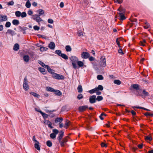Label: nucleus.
Listing matches in <instances>:
<instances>
[{
    "label": "nucleus",
    "mask_w": 153,
    "mask_h": 153,
    "mask_svg": "<svg viewBox=\"0 0 153 153\" xmlns=\"http://www.w3.org/2000/svg\"><path fill=\"white\" fill-rule=\"evenodd\" d=\"M44 123L45 124L48 125V127L50 128H53V127L51 126V123L49 120H44Z\"/></svg>",
    "instance_id": "11"
},
{
    "label": "nucleus",
    "mask_w": 153,
    "mask_h": 153,
    "mask_svg": "<svg viewBox=\"0 0 153 153\" xmlns=\"http://www.w3.org/2000/svg\"><path fill=\"white\" fill-rule=\"evenodd\" d=\"M28 83V81L27 76H25L24 79L23 87L24 89L26 91H28L29 88V85Z\"/></svg>",
    "instance_id": "2"
},
{
    "label": "nucleus",
    "mask_w": 153,
    "mask_h": 153,
    "mask_svg": "<svg viewBox=\"0 0 153 153\" xmlns=\"http://www.w3.org/2000/svg\"><path fill=\"white\" fill-rule=\"evenodd\" d=\"M30 94L36 97L39 98L40 97V95L39 94L34 92H31L30 93Z\"/></svg>",
    "instance_id": "26"
},
{
    "label": "nucleus",
    "mask_w": 153,
    "mask_h": 153,
    "mask_svg": "<svg viewBox=\"0 0 153 153\" xmlns=\"http://www.w3.org/2000/svg\"><path fill=\"white\" fill-rule=\"evenodd\" d=\"M117 13L118 14H124L125 13V10L122 7H120L118 9Z\"/></svg>",
    "instance_id": "10"
},
{
    "label": "nucleus",
    "mask_w": 153,
    "mask_h": 153,
    "mask_svg": "<svg viewBox=\"0 0 153 153\" xmlns=\"http://www.w3.org/2000/svg\"><path fill=\"white\" fill-rule=\"evenodd\" d=\"M14 4V2L13 1H10L7 4L9 5H13Z\"/></svg>",
    "instance_id": "63"
},
{
    "label": "nucleus",
    "mask_w": 153,
    "mask_h": 153,
    "mask_svg": "<svg viewBox=\"0 0 153 153\" xmlns=\"http://www.w3.org/2000/svg\"><path fill=\"white\" fill-rule=\"evenodd\" d=\"M12 23L14 25H18L19 23V21L18 20L14 19L12 21Z\"/></svg>",
    "instance_id": "24"
},
{
    "label": "nucleus",
    "mask_w": 153,
    "mask_h": 153,
    "mask_svg": "<svg viewBox=\"0 0 153 153\" xmlns=\"http://www.w3.org/2000/svg\"><path fill=\"white\" fill-rule=\"evenodd\" d=\"M46 89L47 91L51 92H53L54 91V90L53 88L50 87H47Z\"/></svg>",
    "instance_id": "35"
},
{
    "label": "nucleus",
    "mask_w": 153,
    "mask_h": 153,
    "mask_svg": "<svg viewBox=\"0 0 153 153\" xmlns=\"http://www.w3.org/2000/svg\"><path fill=\"white\" fill-rule=\"evenodd\" d=\"M145 24L146 25L144 26V28L146 29H147L149 27L150 25L147 23H146Z\"/></svg>",
    "instance_id": "57"
},
{
    "label": "nucleus",
    "mask_w": 153,
    "mask_h": 153,
    "mask_svg": "<svg viewBox=\"0 0 153 153\" xmlns=\"http://www.w3.org/2000/svg\"><path fill=\"white\" fill-rule=\"evenodd\" d=\"M68 141L67 137H66L64 138L62 140L59 142L60 143V145L62 146H63Z\"/></svg>",
    "instance_id": "9"
},
{
    "label": "nucleus",
    "mask_w": 153,
    "mask_h": 153,
    "mask_svg": "<svg viewBox=\"0 0 153 153\" xmlns=\"http://www.w3.org/2000/svg\"><path fill=\"white\" fill-rule=\"evenodd\" d=\"M148 95L149 94L145 90L143 91L142 95L141 96L144 97H146L148 96Z\"/></svg>",
    "instance_id": "29"
},
{
    "label": "nucleus",
    "mask_w": 153,
    "mask_h": 153,
    "mask_svg": "<svg viewBox=\"0 0 153 153\" xmlns=\"http://www.w3.org/2000/svg\"><path fill=\"white\" fill-rule=\"evenodd\" d=\"M39 71L43 74H45V69L41 67H39L38 68Z\"/></svg>",
    "instance_id": "30"
},
{
    "label": "nucleus",
    "mask_w": 153,
    "mask_h": 153,
    "mask_svg": "<svg viewBox=\"0 0 153 153\" xmlns=\"http://www.w3.org/2000/svg\"><path fill=\"white\" fill-rule=\"evenodd\" d=\"M77 89L79 92H82V86L81 85H79L77 88Z\"/></svg>",
    "instance_id": "33"
},
{
    "label": "nucleus",
    "mask_w": 153,
    "mask_h": 153,
    "mask_svg": "<svg viewBox=\"0 0 153 153\" xmlns=\"http://www.w3.org/2000/svg\"><path fill=\"white\" fill-rule=\"evenodd\" d=\"M79 100H80L83 98V96L82 94H79L77 97Z\"/></svg>",
    "instance_id": "60"
},
{
    "label": "nucleus",
    "mask_w": 153,
    "mask_h": 153,
    "mask_svg": "<svg viewBox=\"0 0 153 153\" xmlns=\"http://www.w3.org/2000/svg\"><path fill=\"white\" fill-rule=\"evenodd\" d=\"M66 51L67 52H71L72 50V48L70 45H67L65 47Z\"/></svg>",
    "instance_id": "25"
},
{
    "label": "nucleus",
    "mask_w": 153,
    "mask_h": 153,
    "mask_svg": "<svg viewBox=\"0 0 153 153\" xmlns=\"http://www.w3.org/2000/svg\"><path fill=\"white\" fill-rule=\"evenodd\" d=\"M131 87L136 90V91L140 88L139 85L137 84H133L131 85Z\"/></svg>",
    "instance_id": "18"
},
{
    "label": "nucleus",
    "mask_w": 153,
    "mask_h": 153,
    "mask_svg": "<svg viewBox=\"0 0 153 153\" xmlns=\"http://www.w3.org/2000/svg\"><path fill=\"white\" fill-rule=\"evenodd\" d=\"M33 28L35 30H38L39 29V27L35 25L33 27Z\"/></svg>",
    "instance_id": "61"
},
{
    "label": "nucleus",
    "mask_w": 153,
    "mask_h": 153,
    "mask_svg": "<svg viewBox=\"0 0 153 153\" xmlns=\"http://www.w3.org/2000/svg\"><path fill=\"white\" fill-rule=\"evenodd\" d=\"M27 16L26 13L25 12L21 13V17L22 18L25 17Z\"/></svg>",
    "instance_id": "46"
},
{
    "label": "nucleus",
    "mask_w": 153,
    "mask_h": 153,
    "mask_svg": "<svg viewBox=\"0 0 153 153\" xmlns=\"http://www.w3.org/2000/svg\"><path fill=\"white\" fill-rule=\"evenodd\" d=\"M38 63L40 64L43 67L46 68L47 67V66H48V65H46L44 64V63H43L42 62L40 61H38Z\"/></svg>",
    "instance_id": "31"
},
{
    "label": "nucleus",
    "mask_w": 153,
    "mask_h": 153,
    "mask_svg": "<svg viewBox=\"0 0 153 153\" xmlns=\"http://www.w3.org/2000/svg\"><path fill=\"white\" fill-rule=\"evenodd\" d=\"M90 56V54L87 52H82L81 54V57L82 59H87Z\"/></svg>",
    "instance_id": "7"
},
{
    "label": "nucleus",
    "mask_w": 153,
    "mask_h": 153,
    "mask_svg": "<svg viewBox=\"0 0 153 153\" xmlns=\"http://www.w3.org/2000/svg\"><path fill=\"white\" fill-rule=\"evenodd\" d=\"M78 34L79 36H84L85 33H82L81 31H79L78 32Z\"/></svg>",
    "instance_id": "44"
},
{
    "label": "nucleus",
    "mask_w": 153,
    "mask_h": 153,
    "mask_svg": "<svg viewBox=\"0 0 153 153\" xmlns=\"http://www.w3.org/2000/svg\"><path fill=\"white\" fill-rule=\"evenodd\" d=\"M97 78L98 80H102L103 79V76L100 75H98L97 76Z\"/></svg>",
    "instance_id": "48"
},
{
    "label": "nucleus",
    "mask_w": 153,
    "mask_h": 153,
    "mask_svg": "<svg viewBox=\"0 0 153 153\" xmlns=\"http://www.w3.org/2000/svg\"><path fill=\"white\" fill-rule=\"evenodd\" d=\"M53 131L54 134H55L56 135L57 134L59 133V131L58 130L56 129H53Z\"/></svg>",
    "instance_id": "54"
},
{
    "label": "nucleus",
    "mask_w": 153,
    "mask_h": 153,
    "mask_svg": "<svg viewBox=\"0 0 153 153\" xmlns=\"http://www.w3.org/2000/svg\"><path fill=\"white\" fill-rule=\"evenodd\" d=\"M48 49L47 48L44 47H41L40 48V51L42 52L46 51Z\"/></svg>",
    "instance_id": "42"
},
{
    "label": "nucleus",
    "mask_w": 153,
    "mask_h": 153,
    "mask_svg": "<svg viewBox=\"0 0 153 153\" xmlns=\"http://www.w3.org/2000/svg\"><path fill=\"white\" fill-rule=\"evenodd\" d=\"M40 112H41V114H42V116H43V117L44 118H45V119L47 118L48 117V116L47 114L44 113H43L42 111H40Z\"/></svg>",
    "instance_id": "32"
},
{
    "label": "nucleus",
    "mask_w": 153,
    "mask_h": 153,
    "mask_svg": "<svg viewBox=\"0 0 153 153\" xmlns=\"http://www.w3.org/2000/svg\"><path fill=\"white\" fill-rule=\"evenodd\" d=\"M33 16V19L35 20L38 23V25H40V22L41 21H42L43 20L40 17V16L37 14L34 15Z\"/></svg>",
    "instance_id": "5"
},
{
    "label": "nucleus",
    "mask_w": 153,
    "mask_h": 153,
    "mask_svg": "<svg viewBox=\"0 0 153 153\" xmlns=\"http://www.w3.org/2000/svg\"><path fill=\"white\" fill-rule=\"evenodd\" d=\"M88 108V106L84 105L80 106L79 108V111L82 112L86 110Z\"/></svg>",
    "instance_id": "12"
},
{
    "label": "nucleus",
    "mask_w": 153,
    "mask_h": 153,
    "mask_svg": "<svg viewBox=\"0 0 153 153\" xmlns=\"http://www.w3.org/2000/svg\"><path fill=\"white\" fill-rule=\"evenodd\" d=\"M137 94L138 95L141 96L143 92V91L139 88L138 90L136 91Z\"/></svg>",
    "instance_id": "27"
},
{
    "label": "nucleus",
    "mask_w": 153,
    "mask_h": 153,
    "mask_svg": "<svg viewBox=\"0 0 153 153\" xmlns=\"http://www.w3.org/2000/svg\"><path fill=\"white\" fill-rule=\"evenodd\" d=\"M56 93L58 95H60L62 94L61 92L58 90H57L56 91Z\"/></svg>",
    "instance_id": "58"
},
{
    "label": "nucleus",
    "mask_w": 153,
    "mask_h": 153,
    "mask_svg": "<svg viewBox=\"0 0 153 153\" xmlns=\"http://www.w3.org/2000/svg\"><path fill=\"white\" fill-rule=\"evenodd\" d=\"M37 12L39 13V16H40L45 13V11L42 9H40L37 11Z\"/></svg>",
    "instance_id": "17"
},
{
    "label": "nucleus",
    "mask_w": 153,
    "mask_h": 153,
    "mask_svg": "<svg viewBox=\"0 0 153 153\" xmlns=\"http://www.w3.org/2000/svg\"><path fill=\"white\" fill-rule=\"evenodd\" d=\"M120 17V19L121 20H123L126 19V17L125 16L124 14H119Z\"/></svg>",
    "instance_id": "37"
},
{
    "label": "nucleus",
    "mask_w": 153,
    "mask_h": 153,
    "mask_svg": "<svg viewBox=\"0 0 153 153\" xmlns=\"http://www.w3.org/2000/svg\"><path fill=\"white\" fill-rule=\"evenodd\" d=\"M25 6L27 8H29L30 7L31 4L29 0H28L27 1L26 3Z\"/></svg>",
    "instance_id": "38"
},
{
    "label": "nucleus",
    "mask_w": 153,
    "mask_h": 153,
    "mask_svg": "<svg viewBox=\"0 0 153 153\" xmlns=\"http://www.w3.org/2000/svg\"><path fill=\"white\" fill-rule=\"evenodd\" d=\"M23 59L25 62H27L29 60L30 58L28 55H25L23 56Z\"/></svg>",
    "instance_id": "16"
},
{
    "label": "nucleus",
    "mask_w": 153,
    "mask_h": 153,
    "mask_svg": "<svg viewBox=\"0 0 153 153\" xmlns=\"http://www.w3.org/2000/svg\"><path fill=\"white\" fill-rule=\"evenodd\" d=\"M69 123L70 122L69 121L68 122H67L65 123L64 126V127L65 128H67L68 127V126L69 125Z\"/></svg>",
    "instance_id": "51"
},
{
    "label": "nucleus",
    "mask_w": 153,
    "mask_h": 153,
    "mask_svg": "<svg viewBox=\"0 0 153 153\" xmlns=\"http://www.w3.org/2000/svg\"><path fill=\"white\" fill-rule=\"evenodd\" d=\"M115 2L119 4L122 3L123 2V0H114Z\"/></svg>",
    "instance_id": "55"
},
{
    "label": "nucleus",
    "mask_w": 153,
    "mask_h": 153,
    "mask_svg": "<svg viewBox=\"0 0 153 153\" xmlns=\"http://www.w3.org/2000/svg\"><path fill=\"white\" fill-rule=\"evenodd\" d=\"M46 68L48 69V72H49L50 73H51L52 74V76L53 74L54 73V71L51 68H50L48 65L47 66Z\"/></svg>",
    "instance_id": "23"
},
{
    "label": "nucleus",
    "mask_w": 153,
    "mask_h": 153,
    "mask_svg": "<svg viewBox=\"0 0 153 153\" xmlns=\"http://www.w3.org/2000/svg\"><path fill=\"white\" fill-rule=\"evenodd\" d=\"M50 137L51 138L54 139L56 137V135L54 133H52L50 134Z\"/></svg>",
    "instance_id": "47"
},
{
    "label": "nucleus",
    "mask_w": 153,
    "mask_h": 153,
    "mask_svg": "<svg viewBox=\"0 0 153 153\" xmlns=\"http://www.w3.org/2000/svg\"><path fill=\"white\" fill-rule=\"evenodd\" d=\"M118 52L119 53L121 54H123V53L122 51V49L120 48H119V49L118 50Z\"/></svg>",
    "instance_id": "62"
},
{
    "label": "nucleus",
    "mask_w": 153,
    "mask_h": 153,
    "mask_svg": "<svg viewBox=\"0 0 153 153\" xmlns=\"http://www.w3.org/2000/svg\"><path fill=\"white\" fill-rule=\"evenodd\" d=\"M145 140L146 141H150L152 140V137L150 136H145Z\"/></svg>",
    "instance_id": "40"
},
{
    "label": "nucleus",
    "mask_w": 153,
    "mask_h": 153,
    "mask_svg": "<svg viewBox=\"0 0 153 153\" xmlns=\"http://www.w3.org/2000/svg\"><path fill=\"white\" fill-rule=\"evenodd\" d=\"M99 65L100 67H105L106 66V59L105 56H102L100 58Z\"/></svg>",
    "instance_id": "3"
},
{
    "label": "nucleus",
    "mask_w": 153,
    "mask_h": 153,
    "mask_svg": "<svg viewBox=\"0 0 153 153\" xmlns=\"http://www.w3.org/2000/svg\"><path fill=\"white\" fill-rule=\"evenodd\" d=\"M103 97L101 96H97L96 100L98 101L102 100H103Z\"/></svg>",
    "instance_id": "45"
},
{
    "label": "nucleus",
    "mask_w": 153,
    "mask_h": 153,
    "mask_svg": "<svg viewBox=\"0 0 153 153\" xmlns=\"http://www.w3.org/2000/svg\"><path fill=\"white\" fill-rule=\"evenodd\" d=\"M114 84L118 85H119L121 84V82L119 80H114Z\"/></svg>",
    "instance_id": "41"
},
{
    "label": "nucleus",
    "mask_w": 153,
    "mask_h": 153,
    "mask_svg": "<svg viewBox=\"0 0 153 153\" xmlns=\"http://www.w3.org/2000/svg\"><path fill=\"white\" fill-rule=\"evenodd\" d=\"M6 33L7 34L11 35L12 36H13L15 34L13 30L10 29L8 30H7Z\"/></svg>",
    "instance_id": "20"
},
{
    "label": "nucleus",
    "mask_w": 153,
    "mask_h": 153,
    "mask_svg": "<svg viewBox=\"0 0 153 153\" xmlns=\"http://www.w3.org/2000/svg\"><path fill=\"white\" fill-rule=\"evenodd\" d=\"M97 88L98 89V90L102 91L103 90V86L101 85H98V87Z\"/></svg>",
    "instance_id": "49"
},
{
    "label": "nucleus",
    "mask_w": 153,
    "mask_h": 153,
    "mask_svg": "<svg viewBox=\"0 0 153 153\" xmlns=\"http://www.w3.org/2000/svg\"><path fill=\"white\" fill-rule=\"evenodd\" d=\"M96 96L95 95H93L91 96L89 98V101L91 103H93L95 102L96 100Z\"/></svg>",
    "instance_id": "8"
},
{
    "label": "nucleus",
    "mask_w": 153,
    "mask_h": 153,
    "mask_svg": "<svg viewBox=\"0 0 153 153\" xmlns=\"http://www.w3.org/2000/svg\"><path fill=\"white\" fill-rule=\"evenodd\" d=\"M21 12L19 11H17L15 12V15L17 17L21 16Z\"/></svg>",
    "instance_id": "39"
},
{
    "label": "nucleus",
    "mask_w": 153,
    "mask_h": 153,
    "mask_svg": "<svg viewBox=\"0 0 153 153\" xmlns=\"http://www.w3.org/2000/svg\"><path fill=\"white\" fill-rule=\"evenodd\" d=\"M46 144L47 146L49 147H51L52 145L51 142L50 140H48L47 141Z\"/></svg>",
    "instance_id": "34"
},
{
    "label": "nucleus",
    "mask_w": 153,
    "mask_h": 153,
    "mask_svg": "<svg viewBox=\"0 0 153 153\" xmlns=\"http://www.w3.org/2000/svg\"><path fill=\"white\" fill-rule=\"evenodd\" d=\"M98 91V89L97 88H95L91 90L88 91V92L91 94H92L95 92Z\"/></svg>",
    "instance_id": "28"
},
{
    "label": "nucleus",
    "mask_w": 153,
    "mask_h": 153,
    "mask_svg": "<svg viewBox=\"0 0 153 153\" xmlns=\"http://www.w3.org/2000/svg\"><path fill=\"white\" fill-rule=\"evenodd\" d=\"M101 146L102 147H107V145L106 144L103 143H102L101 144Z\"/></svg>",
    "instance_id": "64"
},
{
    "label": "nucleus",
    "mask_w": 153,
    "mask_h": 153,
    "mask_svg": "<svg viewBox=\"0 0 153 153\" xmlns=\"http://www.w3.org/2000/svg\"><path fill=\"white\" fill-rule=\"evenodd\" d=\"M61 56L65 59H68V56L64 53H62L61 55Z\"/></svg>",
    "instance_id": "36"
},
{
    "label": "nucleus",
    "mask_w": 153,
    "mask_h": 153,
    "mask_svg": "<svg viewBox=\"0 0 153 153\" xmlns=\"http://www.w3.org/2000/svg\"><path fill=\"white\" fill-rule=\"evenodd\" d=\"M19 45L18 44L16 43L14 45L13 49L15 51H17L19 49Z\"/></svg>",
    "instance_id": "21"
},
{
    "label": "nucleus",
    "mask_w": 153,
    "mask_h": 153,
    "mask_svg": "<svg viewBox=\"0 0 153 153\" xmlns=\"http://www.w3.org/2000/svg\"><path fill=\"white\" fill-rule=\"evenodd\" d=\"M52 76L54 78L57 79H64V77L62 75L55 73L53 74Z\"/></svg>",
    "instance_id": "4"
},
{
    "label": "nucleus",
    "mask_w": 153,
    "mask_h": 153,
    "mask_svg": "<svg viewBox=\"0 0 153 153\" xmlns=\"http://www.w3.org/2000/svg\"><path fill=\"white\" fill-rule=\"evenodd\" d=\"M77 63L78 66H77L78 68H82L84 66V63L83 62L78 60Z\"/></svg>",
    "instance_id": "13"
},
{
    "label": "nucleus",
    "mask_w": 153,
    "mask_h": 153,
    "mask_svg": "<svg viewBox=\"0 0 153 153\" xmlns=\"http://www.w3.org/2000/svg\"><path fill=\"white\" fill-rule=\"evenodd\" d=\"M33 13V11L31 10H29L27 12L28 14L30 16L32 15Z\"/></svg>",
    "instance_id": "56"
},
{
    "label": "nucleus",
    "mask_w": 153,
    "mask_h": 153,
    "mask_svg": "<svg viewBox=\"0 0 153 153\" xmlns=\"http://www.w3.org/2000/svg\"><path fill=\"white\" fill-rule=\"evenodd\" d=\"M64 135V132L62 131L60 132L58 137H57V139L59 142L60 141Z\"/></svg>",
    "instance_id": "14"
},
{
    "label": "nucleus",
    "mask_w": 153,
    "mask_h": 153,
    "mask_svg": "<svg viewBox=\"0 0 153 153\" xmlns=\"http://www.w3.org/2000/svg\"><path fill=\"white\" fill-rule=\"evenodd\" d=\"M144 115L146 116H153V114L152 113H150L149 112H147L144 114Z\"/></svg>",
    "instance_id": "50"
},
{
    "label": "nucleus",
    "mask_w": 153,
    "mask_h": 153,
    "mask_svg": "<svg viewBox=\"0 0 153 153\" xmlns=\"http://www.w3.org/2000/svg\"><path fill=\"white\" fill-rule=\"evenodd\" d=\"M63 120V118L62 117L57 118L55 119V122L56 123L59 122V123H61Z\"/></svg>",
    "instance_id": "22"
},
{
    "label": "nucleus",
    "mask_w": 153,
    "mask_h": 153,
    "mask_svg": "<svg viewBox=\"0 0 153 153\" xmlns=\"http://www.w3.org/2000/svg\"><path fill=\"white\" fill-rule=\"evenodd\" d=\"M48 22L49 23L51 24H52L53 22V20L50 19H48Z\"/></svg>",
    "instance_id": "59"
},
{
    "label": "nucleus",
    "mask_w": 153,
    "mask_h": 153,
    "mask_svg": "<svg viewBox=\"0 0 153 153\" xmlns=\"http://www.w3.org/2000/svg\"><path fill=\"white\" fill-rule=\"evenodd\" d=\"M10 25H11L10 23V22H8L6 23L5 24V26L7 27H8L10 26Z\"/></svg>",
    "instance_id": "52"
},
{
    "label": "nucleus",
    "mask_w": 153,
    "mask_h": 153,
    "mask_svg": "<svg viewBox=\"0 0 153 153\" xmlns=\"http://www.w3.org/2000/svg\"><path fill=\"white\" fill-rule=\"evenodd\" d=\"M33 140L35 143V148L38 150L40 151V149L39 145V142L36 140V138L35 136H33Z\"/></svg>",
    "instance_id": "6"
},
{
    "label": "nucleus",
    "mask_w": 153,
    "mask_h": 153,
    "mask_svg": "<svg viewBox=\"0 0 153 153\" xmlns=\"http://www.w3.org/2000/svg\"><path fill=\"white\" fill-rule=\"evenodd\" d=\"M55 53L60 56H61V55L62 54L61 53V51L59 50H56V51Z\"/></svg>",
    "instance_id": "43"
},
{
    "label": "nucleus",
    "mask_w": 153,
    "mask_h": 153,
    "mask_svg": "<svg viewBox=\"0 0 153 153\" xmlns=\"http://www.w3.org/2000/svg\"><path fill=\"white\" fill-rule=\"evenodd\" d=\"M71 60L73 68L74 69H76L78 68L77 65L76 63L77 62L79 59L77 57L75 56H72L69 58Z\"/></svg>",
    "instance_id": "1"
},
{
    "label": "nucleus",
    "mask_w": 153,
    "mask_h": 153,
    "mask_svg": "<svg viewBox=\"0 0 153 153\" xmlns=\"http://www.w3.org/2000/svg\"><path fill=\"white\" fill-rule=\"evenodd\" d=\"M7 18L6 16L0 15V22H3L7 20Z\"/></svg>",
    "instance_id": "15"
},
{
    "label": "nucleus",
    "mask_w": 153,
    "mask_h": 153,
    "mask_svg": "<svg viewBox=\"0 0 153 153\" xmlns=\"http://www.w3.org/2000/svg\"><path fill=\"white\" fill-rule=\"evenodd\" d=\"M49 47L51 49H54L55 47V44L53 42H51L48 45Z\"/></svg>",
    "instance_id": "19"
},
{
    "label": "nucleus",
    "mask_w": 153,
    "mask_h": 153,
    "mask_svg": "<svg viewBox=\"0 0 153 153\" xmlns=\"http://www.w3.org/2000/svg\"><path fill=\"white\" fill-rule=\"evenodd\" d=\"M119 39L118 38H117L116 39V43H117V44L118 46V47H119V48H121V46H120V42H119Z\"/></svg>",
    "instance_id": "53"
}]
</instances>
